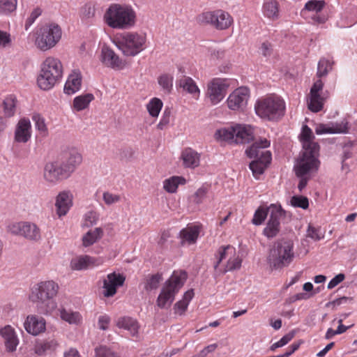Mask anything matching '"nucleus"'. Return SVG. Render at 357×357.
Returning <instances> with one entry per match:
<instances>
[{
    "label": "nucleus",
    "instance_id": "6",
    "mask_svg": "<svg viewBox=\"0 0 357 357\" xmlns=\"http://www.w3.org/2000/svg\"><path fill=\"white\" fill-rule=\"evenodd\" d=\"M255 109L261 119L278 121L284 114L285 102L280 97L271 95L258 100Z\"/></svg>",
    "mask_w": 357,
    "mask_h": 357
},
{
    "label": "nucleus",
    "instance_id": "25",
    "mask_svg": "<svg viewBox=\"0 0 357 357\" xmlns=\"http://www.w3.org/2000/svg\"><path fill=\"white\" fill-rule=\"evenodd\" d=\"M202 226L199 225H188L179 232L181 245L195 244L200 234Z\"/></svg>",
    "mask_w": 357,
    "mask_h": 357
},
{
    "label": "nucleus",
    "instance_id": "30",
    "mask_svg": "<svg viewBox=\"0 0 357 357\" xmlns=\"http://www.w3.org/2000/svg\"><path fill=\"white\" fill-rule=\"evenodd\" d=\"M0 335L4 340L6 351L8 352L15 351L19 344L15 330L10 326H6L0 330Z\"/></svg>",
    "mask_w": 357,
    "mask_h": 357
},
{
    "label": "nucleus",
    "instance_id": "29",
    "mask_svg": "<svg viewBox=\"0 0 357 357\" xmlns=\"http://www.w3.org/2000/svg\"><path fill=\"white\" fill-rule=\"evenodd\" d=\"M326 6V2L323 0H310L308 1L304 8L301 10V15H304L306 12H313L316 15L312 18L317 23H324L325 22L324 17L318 15L317 14L321 12Z\"/></svg>",
    "mask_w": 357,
    "mask_h": 357
},
{
    "label": "nucleus",
    "instance_id": "38",
    "mask_svg": "<svg viewBox=\"0 0 357 357\" xmlns=\"http://www.w3.org/2000/svg\"><path fill=\"white\" fill-rule=\"evenodd\" d=\"M186 179L183 176H173L163 181V189L168 193H175L179 185H185Z\"/></svg>",
    "mask_w": 357,
    "mask_h": 357
},
{
    "label": "nucleus",
    "instance_id": "61",
    "mask_svg": "<svg viewBox=\"0 0 357 357\" xmlns=\"http://www.w3.org/2000/svg\"><path fill=\"white\" fill-rule=\"evenodd\" d=\"M109 323L110 317L107 314L100 316V317L98 318V325L99 328L101 330H107L109 327Z\"/></svg>",
    "mask_w": 357,
    "mask_h": 357
},
{
    "label": "nucleus",
    "instance_id": "45",
    "mask_svg": "<svg viewBox=\"0 0 357 357\" xmlns=\"http://www.w3.org/2000/svg\"><path fill=\"white\" fill-rule=\"evenodd\" d=\"M60 317L62 320L69 323L70 324H79L82 321V316L77 312H72L61 309L60 310Z\"/></svg>",
    "mask_w": 357,
    "mask_h": 357
},
{
    "label": "nucleus",
    "instance_id": "2",
    "mask_svg": "<svg viewBox=\"0 0 357 357\" xmlns=\"http://www.w3.org/2000/svg\"><path fill=\"white\" fill-rule=\"evenodd\" d=\"M105 23L112 29H128L136 22V13L130 6L113 3L106 10Z\"/></svg>",
    "mask_w": 357,
    "mask_h": 357
},
{
    "label": "nucleus",
    "instance_id": "47",
    "mask_svg": "<svg viewBox=\"0 0 357 357\" xmlns=\"http://www.w3.org/2000/svg\"><path fill=\"white\" fill-rule=\"evenodd\" d=\"M333 64V61L331 59L321 58L318 63L317 77L321 79L322 77L326 76L332 70Z\"/></svg>",
    "mask_w": 357,
    "mask_h": 357
},
{
    "label": "nucleus",
    "instance_id": "46",
    "mask_svg": "<svg viewBox=\"0 0 357 357\" xmlns=\"http://www.w3.org/2000/svg\"><path fill=\"white\" fill-rule=\"evenodd\" d=\"M241 263L242 260L235 250V255L229 257L227 261V264L225 265H222V266L218 271L222 273L232 271L234 270L240 268L241 266Z\"/></svg>",
    "mask_w": 357,
    "mask_h": 357
},
{
    "label": "nucleus",
    "instance_id": "16",
    "mask_svg": "<svg viewBox=\"0 0 357 357\" xmlns=\"http://www.w3.org/2000/svg\"><path fill=\"white\" fill-rule=\"evenodd\" d=\"M271 214L263 234L268 238L275 237L280 230V218L283 215L281 206L275 204H271Z\"/></svg>",
    "mask_w": 357,
    "mask_h": 357
},
{
    "label": "nucleus",
    "instance_id": "12",
    "mask_svg": "<svg viewBox=\"0 0 357 357\" xmlns=\"http://www.w3.org/2000/svg\"><path fill=\"white\" fill-rule=\"evenodd\" d=\"M324 82L318 79L312 86L307 98V107L312 112H319L324 108L326 101L330 97L328 91L323 92Z\"/></svg>",
    "mask_w": 357,
    "mask_h": 357
},
{
    "label": "nucleus",
    "instance_id": "27",
    "mask_svg": "<svg viewBox=\"0 0 357 357\" xmlns=\"http://www.w3.org/2000/svg\"><path fill=\"white\" fill-rule=\"evenodd\" d=\"M73 205V195L70 192H60L56 199V213L59 217L66 215Z\"/></svg>",
    "mask_w": 357,
    "mask_h": 357
},
{
    "label": "nucleus",
    "instance_id": "22",
    "mask_svg": "<svg viewBox=\"0 0 357 357\" xmlns=\"http://www.w3.org/2000/svg\"><path fill=\"white\" fill-rule=\"evenodd\" d=\"M101 62L107 67L114 70L123 69L125 66L124 61L109 47L104 46L101 50Z\"/></svg>",
    "mask_w": 357,
    "mask_h": 357
},
{
    "label": "nucleus",
    "instance_id": "19",
    "mask_svg": "<svg viewBox=\"0 0 357 357\" xmlns=\"http://www.w3.org/2000/svg\"><path fill=\"white\" fill-rule=\"evenodd\" d=\"M104 263L102 257H94L89 255H80L70 261V268L75 271L86 270L99 266Z\"/></svg>",
    "mask_w": 357,
    "mask_h": 357
},
{
    "label": "nucleus",
    "instance_id": "13",
    "mask_svg": "<svg viewBox=\"0 0 357 357\" xmlns=\"http://www.w3.org/2000/svg\"><path fill=\"white\" fill-rule=\"evenodd\" d=\"M318 155L319 152L304 151L294 166L296 175L302 177L317 172L320 165Z\"/></svg>",
    "mask_w": 357,
    "mask_h": 357
},
{
    "label": "nucleus",
    "instance_id": "36",
    "mask_svg": "<svg viewBox=\"0 0 357 357\" xmlns=\"http://www.w3.org/2000/svg\"><path fill=\"white\" fill-rule=\"evenodd\" d=\"M235 248L228 245L226 246H221L218 248L215 254L216 261L214 263V268L218 271L222 265L221 263L224 260H228L229 257L235 255Z\"/></svg>",
    "mask_w": 357,
    "mask_h": 357
},
{
    "label": "nucleus",
    "instance_id": "26",
    "mask_svg": "<svg viewBox=\"0 0 357 357\" xmlns=\"http://www.w3.org/2000/svg\"><path fill=\"white\" fill-rule=\"evenodd\" d=\"M82 84V75L79 70H73L68 76L63 91L67 95H73L80 90Z\"/></svg>",
    "mask_w": 357,
    "mask_h": 357
},
{
    "label": "nucleus",
    "instance_id": "33",
    "mask_svg": "<svg viewBox=\"0 0 357 357\" xmlns=\"http://www.w3.org/2000/svg\"><path fill=\"white\" fill-rule=\"evenodd\" d=\"M253 138V129L250 126H236L235 144L249 143Z\"/></svg>",
    "mask_w": 357,
    "mask_h": 357
},
{
    "label": "nucleus",
    "instance_id": "10",
    "mask_svg": "<svg viewBox=\"0 0 357 357\" xmlns=\"http://www.w3.org/2000/svg\"><path fill=\"white\" fill-rule=\"evenodd\" d=\"M61 35L62 31L58 24H45L36 32L35 45L40 50L47 51L59 42Z\"/></svg>",
    "mask_w": 357,
    "mask_h": 357
},
{
    "label": "nucleus",
    "instance_id": "28",
    "mask_svg": "<svg viewBox=\"0 0 357 357\" xmlns=\"http://www.w3.org/2000/svg\"><path fill=\"white\" fill-rule=\"evenodd\" d=\"M317 135L346 133L348 130L347 123H319L314 128Z\"/></svg>",
    "mask_w": 357,
    "mask_h": 357
},
{
    "label": "nucleus",
    "instance_id": "1",
    "mask_svg": "<svg viewBox=\"0 0 357 357\" xmlns=\"http://www.w3.org/2000/svg\"><path fill=\"white\" fill-rule=\"evenodd\" d=\"M59 289V284L54 280L40 281L31 287L29 298L36 305L40 313L50 314L57 307L55 297Z\"/></svg>",
    "mask_w": 357,
    "mask_h": 357
},
{
    "label": "nucleus",
    "instance_id": "55",
    "mask_svg": "<svg viewBox=\"0 0 357 357\" xmlns=\"http://www.w3.org/2000/svg\"><path fill=\"white\" fill-rule=\"evenodd\" d=\"M294 332L289 333L288 334L284 335L279 341L273 344L270 347V350L274 351L276 349L286 345L294 338Z\"/></svg>",
    "mask_w": 357,
    "mask_h": 357
},
{
    "label": "nucleus",
    "instance_id": "20",
    "mask_svg": "<svg viewBox=\"0 0 357 357\" xmlns=\"http://www.w3.org/2000/svg\"><path fill=\"white\" fill-rule=\"evenodd\" d=\"M125 277L115 272L109 273L103 280V295L105 297H112L116 293L117 288L123 285Z\"/></svg>",
    "mask_w": 357,
    "mask_h": 357
},
{
    "label": "nucleus",
    "instance_id": "39",
    "mask_svg": "<svg viewBox=\"0 0 357 357\" xmlns=\"http://www.w3.org/2000/svg\"><path fill=\"white\" fill-rule=\"evenodd\" d=\"M264 15L271 20L278 19L279 17L280 9L279 3L275 0L266 1L263 4Z\"/></svg>",
    "mask_w": 357,
    "mask_h": 357
},
{
    "label": "nucleus",
    "instance_id": "50",
    "mask_svg": "<svg viewBox=\"0 0 357 357\" xmlns=\"http://www.w3.org/2000/svg\"><path fill=\"white\" fill-rule=\"evenodd\" d=\"M17 0H0V14L8 15L16 10Z\"/></svg>",
    "mask_w": 357,
    "mask_h": 357
},
{
    "label": "nucleus",
    "instance_id": "52",
    "mask_svg": "<svg viewBox=\"0 0 357 357\" xmlns=\"http://www.w3.org/2000/svg\"><path fill=\"white\" fill-rule=\"evenodd\" d=\"M325 233L321 231L320 227H315L309 225L307 230V236L315 241H320L324 238Z\"/></svg>",
    "mask_w": 357,
    "mask_h": 357
},
{
    "label": "nucleus",
    "instance_id": "31",
    "mask_svg": "<svg viewBox=\"0 0 357 357\" xmlns=\"http://www.w3.org/2000/svg\"><path fill=\"white\" fill-rule=\"evenodd\" d=\"M314 139L312 130L307 126H304L301 134V141L304 151H319V146L318 143L314 142Z\"/></svg>",
    "mask_w": 357,
    "mask_h": 357
},
{
    "label": "nucleus",
    "instance_id": "8",
    "mask_svg": "<svg viewBox=\"0 0 357 357\" xmlns=\"http://www.w3.org/2000/svg\"><path fill=\"white\" fill-rule=\"evenodd\" d=\"M294 259V243L290 240H282L276 242L270 250L268 261L271 268L280 269L288 266Z\"/></svg>",
    "mask_w": 357,
    "mask_h": 357
},
{
    "label": "nucleus",
    "instance_id": "43",
    "mask_svg": "<svg viewBox=\"0 0 357 357\" xmlns=\"http://www.w3.org/2000/svg\"><path fill=\"white\" fill-rule=\"evenodd\" d=\"M31 119L40 135L43 137H47L49 135V131L45 118L40 114L33 113L31 115Z\"/></svg>",
    "mask_w": 357,
    "mask_h": 357
},
{
    "label": "nucleus",
    "instance_id": "35",
    "mask_svg": "<svg viewBox=\"0 0 357 357\" xmlns=\"http://www.w3.org/2000/svg\"><path fill=\"white\" fill-rule=\"evenodd\" d=\"M93 94L87 93L76 96L73 101L71 108L73 112H81L87 109L94 100Z\"/></svg>",
    "mask_w": 357,
    "mask_h": 357
},
{
    "label": "nucleus",
    "instance_id": "54",
    "mask_svg": "<svg viewBox=\"0 0 357 357\" xmlns=\"http://www.w3.org/2000/svg\"><path fill=\"white\" fill-rule=\"evenodd\" d=\"M291 204L296 208L307 209L309 206V200L302 195H294L291 199Z\"/></svg>",
    "mask_w": 357,
    "mask_h": 357
},
{
    "label": "nucleus",
    "instance_id": "42",
    "mask_svg": "<svg viewBox=\"0 0 357 357\" xmlns=\"http://www.w3.org/2000/svg\"><path fill=\"white\" fill-rule=\"evenodd\" d=\"M103 230L100 227L89 230L83 237L82 243L85 247L90 246L102 238Z\"/></svg>",
    "mask_w": 357,
    "mask_h": 357
},
{
    "label": "nucleus",
    "instance_id": "23",
    "mask_svg": "<svg viewBox=\"0 0 357 357\" xmlns=\"http://www.w3.org/2000/svg\"><path fill=\"white\" fill-rule=\"evenodd\" d=\"M177 89L189 94L192 98L198 100L200 98L201 91L196 82L190 77L183 75L176 82Z\"/></svg>",
    "mask_w": 357,
    "mask_h": 357
},
{
    "label": "nucleus",
    "instance_id": "58",
    "mask_svg": "<svg viewBox=\"0 0 357 357\" xmlns=\"http://www.w3.org/2000/svg\"><path fill=\"white\" fill-rule=\"evenodd\" d=\"M42 10L40 8H35L26 19L25 22V29L27 30L35 22V20L41 15Z\"/></svg>",
    "mask_w": 357,
    "mask_h": 357
},
{
    "label": "nucleus",
    "instance_id": "60",
    "mask_svg": "<svg viewBox=\"0 0 357 357\" xmlns=\"http://www.w3.org/2000/svg\"><path fill=\"white\" fill-rule=\"evenodd\" d=\"M207 189L205 188H199L195 193L193 197L194 202L199 204L203 202L204 199L206 197Z\"/></svg>",
    "mask_w": 357,
    "mask_h": 357
},
{
    "label": "nucleus",
    "instance_id": "9",
    "mask_svg": "<svg viewBox=\"0 0 357 357\" xmlns=\"http://www.w3.org/2000/svg\"><path fill=\"white\" fill-rule=\"evenodd\" d=\"M196 22L202 26H210L217 30L229 29L234 23L232 16L222 9L206 10L196 17Z\"/></svg>",
    "mask_w": 357,
    "mask_h": 357
},
{
    "label": "nucleus",
    "instance_id": "51",
    "mask_svg": "<svg viewBox=\"0 0 357 357\" xmlns=\"http://www.w3.org/2000/svg\"><path fill=\"white\" fill-rule=\"evenodd\" d=\"M161 280L162 275L159 273L148 275L146 279L144 289L146 291L156 289L158 287Z\"/></svg>",
    "mask_w": 357,
    "mask_h": 357
},
{
    "label": "nucleus",
    "instance_id": "40",
    "mask_svg": "<svg viewBox=\"0 0 357 357\" xmlns=\"http://www.w3.org/2000/svg\"><path fill=\"white\" fill-rule=\"evenodd\" d=\"M236 126L228 128H224L216 130L214 136L218 141L235 143Z\"/></svg>",
    "mask_w": 357,
    "mask_h": 357
},
{
    "label": "nucleus",
    "instance_id": "3",
    "mask_svg": "<svg viewBox=\"0 0 357 357\" xmlns=\"http://www.w3.org/2000/svg\"><path fill=\"white\" fill-rule=\"evenodd\" d=\"M63 73V67L61 61L58 58L48 56L41 63L37 84L41 89L50 90L60 81Z\"/></svg>",
    "mask_w": 357,
    "mask_h": 357
},
{
    "label": "nucleus",
    "instance_id": "11",
    "mask_svg": "<svg viewBox=\"0 0 357 357\" xmlns=\"http://www.w3.org/2000/svg\"><path fill=\"white\" fill-rule=\"evenodd\" d=\"M229 85V80L227 78L211 79L206 86V98L209 100L211 105H218L225 98Z\"/></svg>",
    "mask_w": 357,
    "mask_h": 357
},
{
    "label": "nucleus",
    "instance_id": "21",
    "mask_svg": "<svg viewBox=\"0 0 357 357\" xmlns=\"http://www.w3.org/2000/svg\"><path fill=\"white\" fill-rule=\"evenodd\" d=\"M70 176L82 162V156L77 150L72 149L66 152L59 160Z\"/></svg>",
    "mask_w": 357,
    "mask_h": 357
},
{
    "label": "nucleus",
    "instance_id": "41",
    "mask_svg": "<svg viewBox=\"0 0 357 357\" xmlns=\"http://www.w3.org/2000/svg\"><path fill=\"white\" fill-rule=\"evenodd\" d=\"M58 346V342L56 340H46L42 342H37L34 347V351L36 354L42 356L48 351H54Z\"/></svg>",
    "mask_w": 357,
    "mask_h": 357
},
{
    "label": "nucleus",
    "instance_id": "4",
    "mask_svg": "<svg viewBox=\"0 0 357 357\" xmlns=\"http://www.w3.org/2000/svg\"><path fill=\"white\" fill-rule=\"evenodd\" d=\"M113 43L126 56H135L146 47V36L135 31L117 33Z\"/></svg>",
    "mask_w": 357,
    "mask_h": 357
},
{
    "label": "nucleus",
    "instance_id": "5",
    "mask_svg": "<svg viewBox=\"0 0 357 357\" xmlns=\"http://www.w3.org/2000/svg\"><path fill=\"white\" fill-rule=\"evenodd\" d=\"M270 141L266 138L259 139L255 142L252 145L246 150L248 156L250 158H255L250 164V169L253 176L258 178L264 170L267 168L271 161V153L269 151H264L265 148L270 146Z\"/></svg>",
    "mask_w": 357,
    "mask_h": 357
},
{
    "label": "nucleus",
    "instance_id": "32",
    "mask_svg": "<svg viewBox=\"0 0 357 357\" xmlns=\"http://www.w3.org/2000/svg\"><path fill=\"white\" fill-rule=\"evenodd\" d=\"M116 325L119 328L128 331L133 337L138 335L139 324L136 319L130 317H119L116 321Z\"/></svg>",
    "mask_w": 357,
    "mask_h": 357
},
{
    "label": "nucleus",
    "instance_id": "63",
    "mask_svg": "<svg viewBox=\"0 0 357 357\" xmlns=\"http://www.w3.org/2000/svg\"><path fill=\"white\" fill-rule=\"evenodd\" d=\"M345 279V275L343 273H340L335 276L328 284V289H332Z\"/></svg>",
    "mask_w": 357,
    "mask_h": 357
},
{
    "label": "nucleus",
    "instance_id": "57",
    "mask_svg": "<svg viewBox=\"0 0 357 357\" xmlns=\"http://www.w3.org/2000/svg\"><path fill=\"white\" fill-rule=\"evenodd\" d=\"M12 44L11 35L8 31L0 29V48L9 47Z\"/></svg>",
    "mask_w": 357,
    "mask_h": 357
},
{
    "label": "nucleus",
    "instance_id": "18",
    "mask_svg": "<svg viewBox=\"0 0 357 357\" xmlns=\"http://www.w3.org/2000/svg\"><path fill=\"white\" fill-rule=\"evenodd\" d=\"M32 126L29 119L21 118L17 123L14 131V141L26 144L31 138Z\"/></svg>",
    "mask_w": 357,
    "mask_h": 357
},
{
    "label": "nucleus",
    "instance_id": "62",
    "mask_svg": "<svg viewBox=\"0 0 357 357\" xmlns=\"http://www.w3.org/2000/svg\"><path fill=\"white\" fill-rule=\"evenodd\" d=\"M188 307V304L185 301L181 300L174 305L175 313L182 315L186 311Z\"/></svg>",
    "mask_w": 357,
    "mask_h": 357
},
{
    "label": "nucleus",
    "instance_id": "49",
    "mask_svg": "<svg viewBox=\"0 0 357 357\" xmlns=\"http://www.w3.org/2000/svg\"><path fill=\"white\" fill-rule=\"evenodd\" d=\"M174 77L171 74H162L158 78L159 85L165 93H169L173 89Z\"/></svg>",
    "mask_w": 357,
    "mask_h": 357
},
{
    "label": "nucleus",
    "instance_id": "48",
    "mask_svg": "<svg viewBox=\"0 0 357 357\" xmlns=\"http://www.w3.org/2000/svg\"><path fill=\"white\" fill-rule=\"evenodd\" d=\"M271 206L267 207L265 206H260L255 212L253 218L252 220V224L255 225H260L266 220L268 214L271 213Z\"/></svg>",
    "mask_w": 357,
    "mask_h": 357
},
{
    "label": "nucleus",
    "instance_id": "14",
    "mask_svg": "<svg viewBox=\"0 0 357 357\" xmlns=\"http://www.w3.org/2000/svg\"><path fill=\"white\" fill-rule=\"evenodd\" d=\"M43 176L47 183L55 185L70 176L66 172L59 160L49 161L45 163L43 168Z\"/></svg>",
    "mask_w": 357,
    "mask_h": 357
},
{
    "label": "nucleus",
    "instance_id": "59",
    "mask_svg": "<svg viewBox=\"0 0 357 357\" xmlns=\"http://www.w3.org/2000/svg\"><path fill=\"white\" fill-rule=\"evenodd\" d=\"M103 200L107 205H111L120 201L121 197L119 195L105 192L102 195Z\"/></svg>",
    "mask_w": 357,
    "mask_h": 357
},
{
    "label": "nucleus",
    "instance_id": "17",
    "mask_svg": "<svg viewBox=\"0 0 357 357\" xmlns=\"http://www.w3.org/2000/svg\"><path fill=\"white\" fill-rule=\"evenodd\" d=\"M250 91L247 87H239L231 93L227 99L228 107L234 111L243 109L247 105Z\"/></svg>",
    "mask_w": 357,
    "mask_h": 357
},
{
    "label": "nucleus",
    "instance_id": "64",
    "mask_svg": "<svg viewBox=\"0 0 357 357\" xmlns=\"http://www.w3.org/2000/svg\"><path fill=\"white\" fill-rule=\"evenodd\" d=\"M314 294V293L310 294H308L307 293H298V294H296L293 295L291 297H289L288 298V302L291 303H294L297 301L306 300V299L310 298Z\"/></svg>",
    "mask_w": 357,
    "mask_h": 357
},
{
    "label": "nucleus",
    "instance_id": "15",
    "mask_svg": "<svg viewBox=\"0 0 357 357\" xmlns=\"http://www.w3.org/2000/svg\"><path fill=\"white\" fill-rule=\"evenodd\" d=\"M8 230L13 234L22 236L31 241H38L41 236L38 227L36 224L29 222L11 223L8 225Z\"/></svg>",
    "mask_w": 357,
    "mask_h": 357
},
{
    "label": "nucleus",
    "instance_id": "37",
    "mask_svg": "<svg viewBox=\"0 0 357 357\" xmlns=\"http://www.w3.org/2000/svg\"><path fill=\"white\" fill-rule=\"evenodd\" d=\"M17 99L14 95L6 96L2 103L4 118H10L15 116L17 105Z\"/></svg>",
    "mask_w": 357,
    "mask_h": 357
},
{
    "label": "nucleus",
    "instance_id": "7",
    "mask_svg": "<svg viewBox=\"0 0 357 357\" xmlns=\"http://www.w3.org/2000/svg\"><path fill=\"white\" fill-rule=\"evenodd\" d=\"M187 279L185 271H174L169 279L166 281L165 285L157 298V305L163 309L167 306H170L174 300L176 294L183 287Z\"/></svg>",
    "mask_w": 357,
    "mask_h": 357
},
{
    "label": "nucleus",
    "instance_id": "53",
    "mask_svg": "<svg viewBox=\"0 0 357 357\" xmlns=\"http://www.w3.org/2000/svg\"><path fill=\"white\" fill-rule=\"evenodd\" d=\"M96 357H120L119 355L107 346L100 345L95 349Z\"/></svg>",
    "mask_w": 357,
    "mask_h": 357
},
{
    "label": "nucleus",
    "instance_id": "56",
    "mask_svg": "<svg viewBox=\"0 0 357 357\" xmlns=\"http://www.w3.org/2000/svg\"><path fill=\"white\" fill-rule=\"evenodd\" d=\"M98 220V215L96 212L91 211L87 212L84 218V226L89 227L96 224Z\"/></svg>",
    "mask_w": 357,
    "mask_h": 357
},
{
    "label": "nucleus",
    "instance_id": "24",
    "mask_svg": "<svg viewBox=\"0 0 357 357\" xmlns=\"http://www.w3.org/2000/svg\"><path fill=\"white\" fill-rule=\"evenodd\" d=\"M24 328L26 332L33 335H38L46 329L45 319L36 314L28 315L24 323Z\"/></svg>",
    "mask_w": 357,
    "mask_h": 357
},
{
    "label": "nucleus",
    "instance_id": "44",
    "mask_svg": "<svg viewBox=\"0 0 357 357\" xmlns=\"http://www.w3.org/2000/svg\"><path fill=\"white\" fill-rule=\"evenodd\" d=\"M163 107L162 101L158 98H151L146 104V107L149 115L157 118Z\"/></svg>",
    "mask_w": 357,
    "mask_h": 357
},
{
    "label": "nucleus",
    "instance_id": "34",
    "mask_svg": "<svg viewBox=\"0 0 357 357\" xmlns=\"http://www.w3.org/2000/svg\"><path fill=\"white\" fill-rule=\"evenodd\" d=\"M181 158L185 167L195 168L199 165V154L190 148L185 149L181 153Z\"/></svg>",
    "mask_w": 357,
    "mask_h": 357
}]
</instances>
